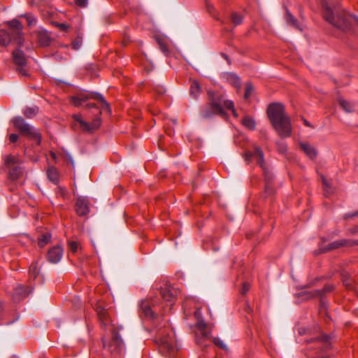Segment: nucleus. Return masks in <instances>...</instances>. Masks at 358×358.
I'll return each instance as SVG.
<instances>
[{"mask_svg":"<svg viewBox=\"0 0 358 358\" xmlns=\"http://www.w3.org/2000/svg\"><path fill=\"white\" fill-rule=\"evenodd\" d=\"M96 312L101 323L106 327H110L111 337L103 339V348L111 353H121L124 349V345L118 333L122 327L117 325L114 320L110 318L108 311L101 306L96 307Z\"/></svg>","mask_w":358,"mask_h":358,"instance_id":"obj_1","label":"nucleus"},{"mask_svg":"<svg viewBox=\"0 0 358 358\" xmlns=\"http://www.w3.org/2000/svg\"><path fill=\"white\" fill-rule=\"evenodd\" d=\"M270 121L279 136L289 137L292 134V125L289 117L285 114L283 105L271 103L268 108Z\"/></svg>","mask_w":358,"mask_h":358,"instance_id":"obj_2","label":"nucleus"},{"mask_svg":"<svg viewBox=\"0 0 358 358\" xmlns=\"http://www.w3.org/2000/svg\"><path fill=\"white\" fill-rule=\"evenodd\" d=\"M324 17L334 27L343 30H350L352 27H358V18L350 15L345 10L337 8L333 11L326 6L324 10Z\"/></svg>","mask_w":358,"mask_h":358,"instance_id":"obj_3","label":"nucleus"},{"mask_svg":"<svg viewBox=\"0 0 358 358\" xmlns=\"http://www.w3.org/2000/svg\"><path fill=\"white\" fill-rule=\"evenodd\" d=\"M6 23L10 29V34L6 30L0 29V44L6 46L13 41L19 46H22L24 41L22 24L17 20H13Z\"/></svg>","mask_w":358,"mask_h":358,"instance_id":"obj_4","label":"nucleus"},{"mask_svg":"<svg viewBox=\"0 0 358 358\" xmlns=\"http://www.w3.org/2000/svg\"><path fill=\"white\" fill-rule=\"evenodd\" d=\"M156 342L159 352L164 356L172 357L178 350L175 335L171 331L168 333L165 331L159 332Z\"/></svg>","mask_w":358,"mask_h":358,"instance_id":"obj_5","label":"nucleus"},{"mask_svg":"<svg viewBox=\"0 0 358 358\" xmlns=\"http://www.w3.org/2000/svg\"><path fill=\"white\" fill-rule=\"evenodd\" d=\"M209 101L200 112V116L202 119H209L215 115L222 113V99L220 95L213 92L208 91Z\"/></svg>","mask_w":358,"mask_h":358,"instance_id":"obj_6","label":"nucleus"},{"mask_svg":"<svg viewBox=\"0 0 358 358\" xmlns=\"http://www.w3.org/2000/svg\"><path fill=\"white\" fill-rule=\"evenodd\" d=\"M14 126L24 135L30 139L36 141L37 144H40L41 136L40 133L29 124L26 123L24 120L21 117H17L13 120Z\"/></svg>","mask_w":358,"mask_h":358,"instance_id":"obj_7","label":"nucleus"},{"mask_svg":"<svg viewBox=\"0 0 358 358\" xmlns=\"http://www.w3.org/2000/svg\"><path fill=\"white\" fill-rule=\"evenodd\" d=\"M243 157L245 160L248 162H250L253 160L256 161L257 164H258L263 169L266 180L268 182H269L270 180H271V177L269 175V173L267 171L266 168L265 167L263 152L259 147L255 146L254 148L253 151L245 152Z\"/></svg>","mask_w":358,"mask_h":358,"instance_id":"obj_8","label":"nucleus"},{"mask_svg":"<svg viewBox=\"0 0 358 358\" xmlns=\"http://www.w3.org/2000/svg\"><path fill=\"white\" fill-rule=\"evenodd\" d=\"M90 98L94 99L99 101L100 103L101 104L102 110H106L108 112L110 111L109 104L106 101L104 97L101 94H91L90 96H87L85 94H80L77 96L72 97L71 101H72L73 104L75 106H80Z\"/></svg>","mask_w":358,"mask_h":358,"instance_id":"obj_9","label":"nucleus"},{"mask_svg":"<svg viewBox=\"0 0 358 358\" xmlns=\"http://www.w3.org/2000/svg\"><path fill=\"white\" fill-rule=\"evenodd\" d=\"M73 120L80 124V129L84 131L92 132L97 129L101 125V119L99 117L95 118L92 123H88L83 120L79 115L75 114L73 115Z\"/></svg>","mask_w":358,"mask_h":358,"instance_id":"obj_10","label":"nucleus"},{"mask_svg":"<svg viewBox=\"0 0 358 358\" xmlns=\"http://www.w3.org/2000/svg\"><path fill=\"white\" fill-rule=\"evenodd\" d=\"M13 58L15 64L18 66L17 71L22 76H27V71L23 68L25 66L27 62V59L24 56V54L21 50L17 49L13 52Z\"/></svg>","mask_w":358,"mask_h":358,"instance_id":"obj_11","label":"nucleus"},{"mask_svg":"<svg viewBox=\"0 0 358 358\" xmlns=\"http://www.w3.org/2000/svg\"><path fill=\"white\" fill-rule=\"evenodd\" d=\"M140 309L143 315L147 318H153L156 307L151 299L142 300L140 304Z\"/></svg>","mask_w":358,"mask_h":358,"instance_id":"obj_12","label":"nucleus"},{"mask_svg":"<svg viewBox=\"0 0 358 358\" xmlns=\"http://www.w3.org/2000/svg\"><path fill=\"white\" fill-rule=\"evenodd\" d=\"M76 211L80 216H84L89 213V201L86 197L78 196L76 202Z\"/></svg>","mask_w":358,"mask_h":358,"instance_id":"obj_13","label":"nucleus"},{"mask_svg":"<svg viewBox=\"0 0 358 358\" xmlns=\"http://www.w3.org/2000/svg\"><path fill=\"white\" fill-rule=\"evenodd\" d=\"M63 255V249L62 247L57 245L52 248L47 254L48 260L52 264L59 262Z\"/></svg>","mask_w":358,"mask_h":358,"instance_id":"obj_14","label":"nucleus"},{"mask_svg":"<svg viewBox=\"0 0 358 358\" xmlns=\"http://www.w3.org/2000/svg\"><path fill=\"white\" fill-rule=\"evenodd\" d=\"M160 292L162 299L169 303L170 306H173L177 294L176 289L170 286H166L161 289Z\"/></svg>","mask_w":358,"mask_h":358,"instance_id":"obj_15","label":"nucleus"},{"mask_svg":"<svg viewBox=\"0 0 358 358\" xmlns=\"http://www.w3.org/2000/svg\"><path fill=\"white\" fill-rule=\"evenodd\" d=\"M299 146L309 158L313 159L317 157V153L316 150L308 143L301 142Z\"/></svg>","mask_w":358,"mask_h":358,"instance_id":"obj_16","label":"nucleus"},{"mask_svg":"<svg viewBox=\"0 0 358 358\" xmlns=\"http://www.w3.org/2000/svg\"><path fill=\"white\" fill-rule=\"evenodd\" d=\"M202 92L201 86L197 80H190L189 94L194 99H197Z\"/></svg>","mask_w":358,"mask_h":358,"instance_id":"obj_17","label":"nucleus"},{"mask_svg":"<svg viewBox=\"0 0 358 358\" xmlns=\"http://www.w3.org/2000/svg\"><path fill=\"white\" fill-rule=\"evenodd\" d=\"M37 38L41 46H48L50 44V38L47 31H40L37 33Z\"/></svg>","mask_w":358,"mask_h":358,"instance_id":"obj_18","label":"nucleus"},{"mask_svg":"<svg viewBox=\"0 0 358 358\" xmlns=\"http://www.w3.org/2000/svg\"><path fill=\"white\" fill-rule=\"evenodd\" d=\"M225 78L227 82L230 83L231 85L237 88L240 87L241 82L239 78L236 74L232 73H228L225 75Z\"/></svg>","mask_w":358,"mask_h":358,"instance_id":"obj_19","label":"nucleus"},{"mask_svg":"<svg viewBox=\"0 0 358 358\" xmlns=\"http://www.w3.org/2000/svg\"><path fill=\"white\" fill-rule=\"evenodd\" d=\"M51 240V234L48 232L41 234L38 238V244L40 248H43Z\"/></svg>","mask_w":358,"mask_h":358,"instance_id":"obj_20","label":"nucleus"},{"mask_svg":"<svg viewBox=\"0 0 358 358\" xmlns=\"http://www.w3.org/2000/svg\"><path fill=\"white\" fill-rule=\"evenodd\" d=\"M47 176L50 180L54 183L59 181V175L57 170L55 167H50L47 171Z\"/></svg>","mask_w":358,"mask_h":358,"instance_id":"obj_21","label":"nucleus"},{"mask_svg":"<svg viewBox=\"0 0 358 358\" xmlns=\"http://www.w3.org/2000/svg\"><path fill=\"white\" fill-rule=\"evenodd\" d=\"M338 103L342 108L348 113H351L355 110V106L342 98L338 99Z\"/></svg>","mask_w":358,"mask_h":358,"instance_id":"obj_22","label":"nucleus"},{"mask_svg":"<svg viewBox=\"0 0 358 358\" xmlns=\"http://www.w3.org/2000/svg\"><path fill=\"white\" fill-rule=\"evenodd\" d=\"M38 113V108L36 106L27 107L24 110V115L27 118H32Z\"/></svg>","mask_w":358,"mask_h":358,"instance_id":"obj_23","label":"nucleus"},{"mask_svg":"<svg viewBox=\"0 0 358 358\" xmlns=\"http://www.w3.org/2000/svg\"><path fill=\"white\" fill-rule=\"evenodd\" d=\"M242 124H243V126L245 127H246L247 129H248L250 130H253L255 128V120L249 116H245L242 120Z\"/></svg>","mask_w":358,"mask_h":358,"instance_id":"obj_24","label":"nucleus"},{"mask_svg":"<svg viewBox=\"0 0 358 358\" xmlns=\"http://www.w3.org/2000/svg\"><path fill=\"white\" fill-rule=\"evenodd\" d=\"M220 98L222 99V108L223 109V106H225L227 108L231 110L233 115L235 117L238 116L237 113L236 112V110L234 108V102L230 100H224L222 96H220Z\"/></svg>","mask_w":358,"mask_h":358,"instance_id":"obj_25","label":"nucleus"},{"mask_svg":"<svg viewBox=\"0 0 358 358\" xmlns=\"http://www.w3.org/2000/svg\"><path fill=\"white\" fill-rule=\"evenodd\" d=\"M314 341L321 343L322 350L328 349L331 346V343H330L329 338L327 336H323L320 338H314Z\"/></svg>","mask_w":358,"mask_h":358,"instance_id":"obj_26","label":"nucleus"},{"mask_svg":"<svg viewBox=\"0 0 358 358\" xmlns=\"http://www.w3.org/2000/svg\"><path fill=\"white\" fill-rule=\"evenodd\" d=\"M40 269L38 267L37 263H32L29 266V275L35 279L39 274Z\"/></svg>","mask_w":358,"mask_h":358,"instance_id":"obj_27","label":"nucleus"},{"mask_svg":"<svg viewBox=\"0 0 358 358\" xmlns=\"http://www.w3.org/2000/svg\"><path fill=\"white\" fill-rule=\"evenodd\" d=\"M197 327L204 337H208L210 336V332L207 330V324L204 322L199 321Z\"/></svg>","mask_w":358,"mask_h":358,"instance_id":"obj_28","label":"nucleus"},{"mask_svg":"<svg viewBox=\"0 0 358 358\" xmlns=\"http://www.w3.org/2000/svg\"><path fill=\"white\" fill-rule=\"evenodd\" d=\"M286 20H287V23L294 26L295 28L301 29L299 27V25L297 22V20L288 10H287V13H286Z\"/></svg>","mask_w":358,"mask_h":358,"instance_id":"obj_29","label":"nucleus"},{"mask_svg":"<svg viewBox=\"0 0 358 358\" xmlns=\"http://www.w3.org/2000/svg\"><path fill=\"white\" fill-rule=\"evenodd\" d=\"M22 173V170L19 167H15L10 171L9 177L12 180H17Z\"/></svg>","mask_w":358,"mask_h":358,"instance_id":"obj_30","label":"nucleus"},{"mask_svg":"<svg viewBox=\"0 0 358 358\" xmlns=\"http://www.w3.org/2000/svg\"><path fill=\"white\" fill-rule=\"evenodd\" d=\"M347 245L348 241L346 240L336 241L329 244L328 250L336 249Z\"/></svg>","mask_w":358,"mask_h":358,"instance_id":"obj_31","label":"nucleus"},{"mask_svg":"<svg viewBox=\"0 0 358 358\" xmlns=\"http://www.w3.org/2000/svg\"><path fill=\"white\" fill-rule=\"evenodd\" d=\"M231 20L234 25H238L241 24L243 22L242 16L236 13H234L231 14Z\"/></svg>","mask_w":358,"mask_h":358,"instance_id":"obj_32","label":"nucleus"},{"mask_svg":"<svg viewBox=\"0 0 358 358\" xmlns=\"http://www.w3.org/2000/svg\"><path fill=\"white\" fill-rule=\"evenodd\" d=\"M253 92V87L250 83L246 84L245 92L244 94L245 99H248Z\"/></svg>","mask_w":358,"mask_h":358,"instance_id":"obj_33","label":"nucleus"},{"mask_svg":"<svg viewBox=\"0 0 358 358\" xmlns=\"http://www.w3.org/2000/svg\"><path fill=\"white\" fill-rule=\"evenodd\" d=\"M322 184L324 187V193L326 195H329L332 193L331 187L328 185L327 180L323 178L322 179Z\"/></svg>","mask_w":358,"mask_h":358,"instance_id":"obj_34","label":"nucleus"},{"mask_svg":"<svg viewBox=\"0 0 358 358\" xmlns=\"http://www.w3.org/2000/svg\"><path fill=\"white\" fill-rule=\"evenodd\" d=\"M213 343H215V345H216L217 346L220 347V348L224 349V350H227L226 345L220 338H213Z\"/></svg>","mask_w":358,"mask_h":358,"instance_id":"obj_35","label":"nucleus"},{"mask_svg":"<svg viewBox=\"0 0 358 358\" xmlns=\"http://www.w3.org/2000/svg\"><path fill=\"white\" fill-rule=\"evenodd\" d=\"M69 247L72 252L76 253L78 249L79 244L77 242L71 241L69 243Z\"/></svg>","mask_w":358,"mask_h":358,"instance_id":"obj_36","label":"nucleus"},{"mask_svg":"<svg viewBox=\"0 0 358 358\" xmlns=\"http://www.w3.org/2000/svg\"><path fill=\"white\" fill-rule=\"evenodd\" d=\"M15 292L17 294H21L23 297L28 294V293L25 291V289L22 286L17 287L16 288Z\"/></svg>","mask_w":358,"mask_h":358,"instance_id":"obj_37","label":"nucleus"},{"mask_svg":"<svg viewBox=\"0 0 358 358\" xmlns=\"http://www.w3.org/2000/svg\"><path fill=\"white\" fill-rule=\"evenodd\" d=\"M26 18L29 25H32L36 23V19L32 15H28L26 16Z\"/></svg>","mask_w":358,"mask_h":358,"instance_id":"obj_38","label":"nucleus"},{"mask_svg":"<svg viewBox=\"0 0 358 358\" xmlns=\"http://www.w3.org/2000/svg\"><path fill=\"white\" fill-rule=\"evenodd\" d=\"M76 3L80 7H86L87 4V0H76Z\"/></svg>","mask_w":358,"mask_h":358,"instance_id":"obj_39","label":"nucleus"},{"mask_svg":"<svg viewBox=\"0 0 358 358\" xmlns=\"http://www.w3.org/2000/svg\"><path fill=\"white\" fill-rule=\"evenodd\" d=\"M18 136L15 134H12L9 136V140L12 143H15L17 141Z\"/></svg>","mask_w":358,"mask_h":358,"instance_id":"obj_40","label":"nucleus"},{"mask_svg":"<svg viewBox=\"0 0 358 358\" xmlns=\"http://www.w3.org/2000/svg\"><path fill=\"white\" fill-rule=\"evenodd\" d=\"M249 288L250 285L247 283H244L242 289V294H245L249 290Z\"/></svg>","mask_w":358,"mask_h":358,"instance_id":"obj_41","label":"nucleus"},{"mask_svg":"<svg viewBox=\"0 0 358 358\" xmlns=\"http://www.w3.org/2000/svg\"><path fill=\"white\" fill-rule=\"evenodd\" d=\"M155 91L158 94H162L165 92V90L162 87H157V89H155Z\"/></svg>","mask_w":358,"mask_h":358,"instance_id":"obj_42","label":"nucleus"},{"mask_svg":"<svg viewBox=\"0 0 358 358\" xmlns=\"http://www.w3.org/2000/svg\"><path fill=\"white\" fill-rule=\"evenodd\" d=\"M266 191L268 192V194H271L272 192V189L270 188L268 185V184L266 185Z\"/></svg>","mask_w":358,"mask_h":358,"instance_id":"obj_43","label":"nucleus"},{"mask_svg":"<svg viewBox=\"0 0 358 358\" xmlns=\"http://www.w3.org/2000/svg\"><path fill=\"white\" fill-rule=\"evenodd\" d=\"M51 157L52 158V159L55 160L57 157H56V154L53 152H50V153Z\"/></svg>","mask_w":358,"mask_h":358,"instance_id":"obj_44","label":"nucleus"},{"mask_svg":"<svg viewBox=\"0 0 358 358\" xmlns=\"http://www.w3.org/2000/svg\"><path fill=\"white\" fill-rule=\"evenodd\" d=\"M161 49H162V50L163 52H166V51H167V48H166V47L164 45H161Z\"/></svg>","mask_w":358,"mask_h":358,"instance_id":"obj_45","label":"nucleus"},{"mask_svg":"<svg viewBox=\"0 0 358 358\" xmlns=\"http://www.w3.org/2000/svg\"><path fill=\"white\" fill-rule=\"evenodd\" d=\"M79 46H80V45L78 43H73V48L74 49H78Z\"/></svg>","mask_w":358,"mask_h":358,"instance_id":"obj_46","label":"nucleus"},{"mask_svg":"<svg viewBox=\"0 0 358 358\" xmlns=\"http://www.w3.org/2000/svg\"><path fill=\"white\" fill-rule=\"evenodd\" d=\"M357 215H358V211L356 212L355 214L348 215V217H352L357 216Z\"/></svg>","mask_w":358,"mask_h":358,"instance_id":"obj_47","label":"nucleus"},{"mask_svg":"<svg viewBox=\"0 0 358 358\" xmlns=\"http://www.w3.org/2000/svg\"><path fill=\"white\" fill-rule=\"evenodd\" d=\"M304 124L308 127L310 126V123L306 120H304Z\"/></svg>","mask_w":358,"mask_h":358,"instance_id":"obj_48","label":"nucleus"},{"mask_svg":"<svg viewBox=\"0 0 358 358\" xmlns=\"http://www.w3.org/2000/svg\"><path fill=\"white\" fill-rule=\"evenodd\" d=\"M60 27L62 28V29H66V26L64 24H60Z\"/></svg>","mask_w":358,"mask_h":358,"instance_id":"obj_49","label":"nucleus"},{"mask_svg":"<svg viewBox=\"0 0 358 358\" xmlns=\"http://www.w3.org/2000/svg\"><path fill=\"white\" fill-rule=\"evenodd\" d=\"M87 107H94V104H87Z\"/></svg>","mask_w":358,"mask_h":358,"instance_id":"obj_50","label":"nucleus"},{"mask_svg":"<svg viewBox=\"0 0 358 358\" xmlns=\"http://www.w3.org/2000/svg\"><path fill=\"white\" fill-rule=\"evenodd\" d=\"M10 159H11V157H8L7 159H6V162H9L10 161Z\"/></svg>","mask_w":358,"mask_h":358,"instance_id":"obj_51","label":"nucleus"},{"mask_svg":"<svg viewBox=\"0 0 358 358\" xmlns=\"http://www.w3.org/2000/svg\"><path fill=\"white\" fill-rule=\"evenodd\" d=\"M1 310V306H0V311Z\"/></svg>","mask_w":358,"mask_h":358,"instance_id":"obj_52","label":"nucleus"},{"mask_svg":"<svg viewBox=\"0 0 358 358\" xmlns=\"http://www.w3.org/2000/svg\"><path fill=\"white\" fill-rule=\"evenodd\" d=\"M357 315H358V310H357Z\"/></svg>","mask_w":358,"mask_h":358,"instance_id":"obj_53","label":"nucleus"}]
</instances>
